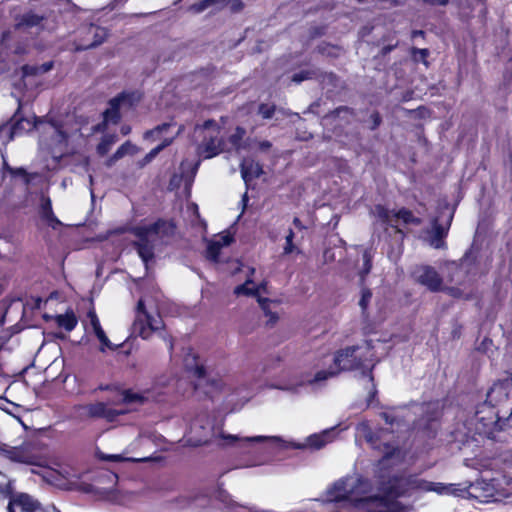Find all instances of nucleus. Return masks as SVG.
I'll return each mask as SVG.
<instances>
[{
	"label": "nucleus",
	"mask_w": 512,
	"mask_h": 512,
	"mask_svg": "<svg viewBox=\"0 0 512 512\" xmlns=\"http://www.w3.org/2000/svg\"><path fill=\"white\" fill-rule=\"evenodd\" d=\"M37 129L40 133L39 148L59 161L66 155L74 153L77 142L81 138L78 129H71L66 124L47 121L33 117L17 120L12 128V134L17 135L21 130Z\"/></svg>",
	"instance_id": "f257e3e1"
},
{
	"label": "nucleus",
	"mask_w": 512,
	"mask_h": 512,
	"mask_svg": "<svg viewBox=\"0 0 512 512\" xmlns=\"http://www.w3.org/2000/svg\"><path fill=\"white\" fill-rule=\"evenodd\" d=\"M374 352L371 343L365 341L361 345L347 347L339 350L334 357V366L338 372L345 370H360L363 381L367 383L369 395L367 398V406L372 403L376 394L373 384L371 369L373 367Z\"/></svg>",
	"instance_id": "f03ea898"
},
{
	"label": "nucleus",
	"mask_w": 512,
	"mask_h": 512,
	"mask_svg": "<svg viewBox=\"0 0 512 512\" xmlns=\"http://www.w3.org/2000/svg\"><path fill=\"white\" fill-rule=\"evenodd\" d=\"M338 432L336 427L325 429L320 433L308 436L303 443L289 442L279 436H253L239 438L237 435L221 434L223 440H227L228 444L237 443L240 448L248 447L253 443L269 442L271 446L283 450L288 448L294 449H314L319 450L327 444L332 443L337 438Z\"/></svg>",
	"instance_id": "7ed1b4c3"
},
{
	"label": "nucleus",
	"mask_w": 512,
	"mask_h": 512,
	"mask_svg": "<svg viewBox=\"0 0 512 512\" xmlns=\"http://www.w3.org/2000/svg\"><path fill=\"white\" fill-rule=\"evenodd\" d=\"M174 230V224L165 220L133 228V233L137 237V251L145 264L153 258L155 246L162 242L165 237L171 236Z\"/></svg>",
	"instance_id": "20e7f679"
},
{
	"label": "nucleus",
	"mask_w": 512,
	"mask_h": 512,
	"mask_svg": "<svg viewBox=\"0 0 512 512\" xmlns=\"http://www.w3.org/2000/svg\"><path fill=\"white\" fill-rule=\"evenodd\" d=\"M338 373L339 372L335 366H331L328 370H319L313 375L310 373H304L298 377L273 385L272 387L296 394L305 386H312L314 388L320 387L326 380L336 376Z\"/></svg>",
	"instance_id": "39448f33"
},
{
	"label": "nucleus",
	"mask_w": 512,
	"mask_h": 512,
	"mask_svg": "<svg viewBox=\"0 0 512 512\" xmlns=\"http://www.w3.org/2000/svg\"><path fill=\"white\" fill-rule=\"evenodd\" d=\"M196 132L203 134L204 140L199 146V154L204 158H212L222 150V139L220 138V126L214 120H207L202 126L196 127Z\"/></svg>",
	"instance_id": "423d86ee"
},
{
	"label": "nucleus",
	"mask_w": 512,
	"mask_h": 512,
	"mask_svg": "<svg viewBox=\"0 0 512 512\" xmlns=\"http://www.w3.org/2000/svg\"><path fill=\"white\" fill-rule=\"evenodd\" d=\"M163 326V322L158 313H152L146 310L144 301L140 299L136 308V317L133 323V332L147 339L152 332L158 331Z\"/></svg>",
	"instance_id": "0eeeda50"
},
{
	"label": "nucleus",
	"mask_w": 512,
	"mask_h": 512,
	"mask_svg": "<svg viewBox=\"0 0 512 512\" xmlns=\"http://www.w3.org/2000/svg\"><path fill=\"white\" fill-rule=\"evenodd\" d=\"M374 214L377 217V220L381 222V224L386 225L394 229L395 233L403 238V232L399 228V223L403 222L404 224H415L419 225L421 220L417 217H414L413 214L406 209H401L397 212L388 210L385 207L378 205L374 209Z\"/></svg>",
	"instance_id": "6e6552de"
},
{
	"label": "nucleus",
	"mask_w": 512,
	"mask_h": 512,
	"mask_svg": "<svg viewBox=\"0 0 512 512\" xmlns=\"http://www.w3.org/2000/svg\"><path fill=\"white\" fill-rule=\"evenodd\" d=\"M0 457L11 462L34 465L38 460V450L31 441H24L19 445H0Z\"/></svg>",
	"instance_id": "1a4fd4ad"
},
{
	"label": "nucleus",
	"mask_w": 512,
	"mask_h": 512,
	"mask_svg": "<svg viewBox=\"0 0 512 512\" xmlns=\"http://www.w3.org/2000/svg\"><path fill=\"white\" fill-rule=\"evenodd\" d=\"M255 273V268L250 267L249 268V275L245 282L241 285H238L234 289V294L237 296H258V303L262 310L264 311L265 315L269 317L270 323H275L278 319V316L275 312H272L270 309V306L273 304V301L262 298L259 296V293L262 289H264L265 285L263 283L256 285L252 279V276Z\"/></svg>",
	"instance_id": "9d476101"
},
{
	"label": "nucleus",
	"mask_w": 512,
	"mask_h": 512,
	"mask_svg": "<svg viewBox=\"0 0 512 512\" xmlns=\"http://www.w3.org/2000/svg\"><path fill=\"white\" fill-rule=\"evenodd\" d=\"M46 480L62 489H72L80 479V473L71 466L59 465L58 469L47 472Z\"/></svg>",
	"instance_id": "9b49d317"
},
{
	"label": "nucleus",
	"mask_w": 512,
	"mask_h": 512,
	"mask_svg": "<svg viewBox=\"0 0 512 512\" xmlns=\"http://www.w3.org/2000/svg\"><path fill=\"white\" fill-rule=\"evenodd\" d=\"M137 93H122L110 100V107L104 112L105 123H117L120 119V110L132 107L139 101Z\"/></svg>",
	"instance_id": "f8f14e48"
},
{
	"label": "nucleus",
	"mask_w": 512,
	"mask_h": 512,
	"mask_svg": "<svg viewBox=\"0 0 512 512\" xmlns=\"http://www.w3.org/2000/svg\"><path fill=\"white\" fill-rule=\"evenodd\" d=\"M412 275L416 282L425 286L432 292L440 291L442 289L443 280L437 271L431 266H418L413 270Z\"/></svg>",
	"instance_id": "ddd939ff"
},
{
	"label": "nucleus",
	"mask_w": 512,
	"mask_h": 512,
	"mask_svg": "<svg viewBox=\"0 0 512 512\" xmlns=\"http://www.w3.org/2000/svg\"><path fill=\"white\" fill-rule=\"evenodd\" d=\"M160 395L161 391L158 390V383H156L153 388L142 392H137L130 389L121 391L118 403L128 405H142L148 401L158 400Z\"/></svg>",
	"instance_id": "4468645a"
},
{
	"label": "nucleus",
	"mask_w": 512,
	"mask_h": 512,
	"mask_svg": "<svg viewBox=\"0 0 512 512\" xmlns=\"http://www.w3.org/2000/svg\"><path fill=\"white\" fill-rule=\"evenodd\" d=\"M233 242V236L229 232H222L215 235L207 243L206 255L213 262H217L222 248L229 246Z\"/></svg>",
	"instance_id": "2eb2a0df"
},
{
	"label": "nucleus",
	"mask_w": 512,
	"mask_h": 512,
	"mask_svg": "<svg viewBox=\"0 0 512 512\" xmlns=\"http://www.w3.org/2000/svg\"><path fill=\"white\" fill-rule=\"evenodd\" d=\"M39 503L27 494H19L10 499L8 512H37Z\"/></svg>",
	"instance_id": "dca6fc26"
},
{
	"label": "nucleus",
	"mask_w": 512,
	"mask_h": 512,
	"mask_svg": "<svg viewBox=\"0 0 512 512\" xmlns=\"http://www.w3.org/2000/svg\"><path fill=\"white\" fill-rule=\"evenodd\" d=\"M86 327L95 334V336L101 343L100 349L102 351H104L106 348H112V343L110 342L106 333L102 329L98 316L96 315V312L94 310H90L87 313Z\"/></svg>",
	"instance_id": "f3484780"
},
{
	"label": "nucleus",
	"mask_w": 512,
	"mask_h": 512,
	"mask_svg": "<svg viewBox=\"0 0 512 512\" xmlns=\"http://www.w3.org/2000/svg\"><path fill=\"white\" fill-rule=\"evenodd\" d=\"M83 414L89 417H98L105 418L109 421L114 420V418L122 414L123 411H115L107 407V405L103 402H96L92 404H88L82 407Z\"/></svg>",
	"instance_id": "a211bd4d"
},
{
	"label": "nucleus",
	"mask_w": 512,
	"mask_h": 512,
	"mask_svg": "<svg viewBox=\"0 0 512 512\" xmlns=\"http://www.w3.org/2000/svg\"><path fill=\"white\" fill-rule=\"evenodd\" d=\"M449 224L445 227L438 223L437 219L432 222L431 230L428 231L429 244L435 249L444 248V238L447 235Z\"/></svg>",
	"instance_id": "6ab92c4d"
},
{
	"label": "nucleus",
	"mask_w": 512,
	"mask_h": 512,
	"mask_svg": "<svg viewBox=\"0 0 512 512\" xmlns=\"http://www.w3.org/2000/svg\"><path fill=\"white\" fill-rule=\"evenodd\" d=\"M262 173V167L253 159L246 158L241 163V175L246 184Z\"/></svg>",
	"instance_id": "aec40b11"
},
{
	"label": "nucleus",
	"mask_w": 512,
	"mask_h": 512,
	"mask_svg": "<svg viewBox=\"0 0 512 512\" xmlns=\"http://www.w3.org/2000/svg\"><path fill=\"white\" fill-rule=\"evenodd\" d=\"M42 21L43 17L32 12H27L23 14L19 19H17L16 27L19 29H28L39 26Z\"/></svg>",
	"instance_id": "412c9836"
},
{
	"label": "nucleus",
	"mask_w": 512,
	"mask_h": 512,
	"mask_svg": "<svg viewBox=\"0 0 512 512\" xmlns=\"http://www.w3.org/2000/svg\"><path fill=\"white\" fill-rule=\"evenodd\" d=\"M228 6V0H203L191 6V10L195 13L203 12L204 10L213 7L216 10Z\"/></svg>",
	"instance_id": "4be33fe9"
},
{
	"label": "nucleus",
	"mask_w": 512,
	"mask_h": 512,
	"mask_svg": "<svg viewBox=\"0 0 512 512\" xmlns=\"http://www.w3.org/2000/svg\"><path fill=\"white\" fill-rule=\"evenodd\" d=\"M184 362H185V367L187 368V370L192 372L195 376H197L199 378L204 376V372H205L204 368L199 363L195 354H193V353L187 354V356L184 359Z\"/></svg>",
	"instance_id": "5701e85b"
},
{
	"label": "nucleus",
	"mask_w": 512,
	"mask_h": 512,
	"mask_svg": "<svg viewBox=\"0 0 512 512\" xmlns=\"http://www.w3.org/2000/svg\"><path fill=\"white\" fill-rule=\"evenodd\" d=\"M507 397L504 385L502 383L495 384L487 393V401L490 404L500 402L502 399Z\"/></svg>",
	"instance_id": "b1692460"
},
{
	"label": "nucleus",
	"mask_w": 512,
	"mask_h": 512,
	"mask_svg": "<svg viewBox=\"0 0 512 512\" xmlns=\"http://www.w3.org/2000/svg\"><path fill=\"white\" fill-rule=\"evenodd\" d=\"M56 321L60 327L64 328L68 332L72 331L77 325V319L73 312L58 315Z\"/></svg>",
	"instance_id": "393cba45"
},
{
	"label": "nucleus",
	"mask_w": 512,
	"mask_h": 512,
	"mask_svg": "<svg viewBox=\"0 0 512 512\" xmlns=\"http://www.w3.org/2000/svg\"><path fill=\"white\" fill-rule=\"evenodd\" d=\"M136 151H137L136 146L133 145L132 143H130L129 141H127L124 144H122L117 149V151L113 154V156L110 158V164L121 159L125 155H128V154L133 155L136 153Z\"/></svg>",
	"instance_id": "a878e982"
},
{
	"label": "nucleus",
	"mask_w": 512,
	"mask_h": 512,
	"mask_svg": "<svg viewBox=\"0 0 512 512\" xmlns=\"http://www.w3.org/2000/svg\"><path fill=\"white\" fill-rule=\"evenodd\" d=\"M182 130V127H179L178 130L174 133L171 137H166L163 139V141L156 146L154 149H152L146 156H145V162H150L156 155L163 150L165 147L170 145L176 135H178Z\"/></svg>",
	"instance_id": "bb28decb"
},
{
	"label": "nucleus",
	"mask_w": 512,
	"mask_h": 512,
	"mask_svg": "<svg viewBox=\"0 0 512 512\" xmlns=\"http://www.w3.org/2000/svg\"><path fill=\"white\" fill-rule=\"evenodd\" d=\"M53 63L47 62L40 66H30L26 65L23 67V73L25 75H36V74H42L50 71L52 69Z\"/></svg>",
	"instance_id": "cd10ccee"
},
{
	"label": "nucleus",
	"mask_w": 512,
	"mask_h": 512,
	"mask_svg": "<svg viewBox=\"0 0 512 512\" xmlns=\"http://www.w3.org/2000/svg\"><path fill=\"white\" fill-rule=\"evenodd\" d=\"M89 33L95 36V40L92 43L85 45L84 48H90L99 45L106 37V30L98 26H90Z\"/></svg>",
	"instance_id": "c85d7f7f"
},
{
	"label": "nucleus",
	"mask_w": 512,
	"mask_h": 512,
	"mask_svg": "<svg viewBox=\"0 0 512 512\" xmlns=\"http://www.w3.org/2000/svg\"><path fill=\"white\" fill-rule=\"evenodd\" d=\"M117 141L114 135H105L101 142L97 146V151L101 155H105L111 148V146Z\"/></svg>",
	"instance_id": "c756f323"
},
{
	"label": "nucleus",
	"mask_w": 512,
	"mask_h": 512,
	"mask_svg": "<svg viewBox=\"0 0 512 512\" xmlns=\"http://www.w3.org/2000/svg\"><path fill=\"white\" fill-rule=\"evenodd\" d=\"M172 127L171 123H164L162 125L157 126L153 130H149L145 133V138H158L160 134H162L164 131H167Z\"/></svg>",
	"instance_id": "7c9ffc66"
},
{
	"label": "nucleus",
	"mask_w": 512,
	"mask_h": 512,
	"mask_svg": "<svg viewBox=\"0 0 512 512\" xmlns=\"http://www.w3.org/2000/svg\"><path fill=\"white\" fill-rule=\"evenodd\" d=\"M275 112V106L272 104H261L258 113L263 119H270Z\"/></svg>",
	"instance_id": "2f4dec72"
},
{
	"label": "nucleus",
	"mask_w": 512,
	"mask_h": 512,
	"mask_svg": "<svg viewBox=\"0 0 512 512\" xmlns=\"http://www.w3.org/2000/svg\"><path fill=\"white\" fill-rule=\"evenodd\" d=\"M245 135V130L243 128L237 127L235 133L230 136V143L233 147L238 149L240 147L241 140Z\"/></svg>",
	"instance_id": "473e14b6"
},
{
	"label": "nucleus",
	"mask_w": 512,
	"mask_h": 512,
	"mask_svg": "<svg viewBox=\"0 0 512 512\" xmlns=\"http://www.w3.org/2000/svg\"><path fill=\"white\" fill-rule=\"evenodd\" d=\"M102 459L108 460V461H115V462H120V461H124V460L125 461L140 462V461H145L146 460V458H142V459H138V458H124L120 454L104 455V456H102Z\"/></svg>",
	"instance_id": "72a5a7b5"
},
{
	"label": "nucleus",
	"mask_w": 512,
	"mask_h": 512,
	"mask_svg": "<svg viewBox=\"0 0 512 512\" xmlns=\"http://www.w3.org/2000/svg\"><path fill=\"white\" fill-rule=\"evenodd\" d=\"M371 298H372L371 291L368 289H363L361 298L359 300V306L361 307L363 313H365Z\"/></svg>",
	"instance_id": "f704fd0d"
},
{
	"label": "nucleus",
	"mask_w": 512,
	"mask_h": 512,
	"mask_svg": "<svg viewBox=\"0 0 512 512\" xmlns=\"http://www.w3.org/2000/svg\"><path fill=\"white\" fill-rule=\"evenodd\" d=\"M294 233L292 230H289V233L286 235L285 246L283 248L284 254H291L295 250V246L293 244Z\"/></svg>",
	"instance_id": "c9c22d12"
},
{
	"label": "nucleus",
	"mask_w": 512,
	"mask_h": 512,
	"mask_svg": "<svg viewBox=\"0 0 512 512\" xmlns=\"http://www.w3.org/2000/svg\"><path fill=\"white\" fill-rule=\"evenodd\" d=\"M41 210L44 217L49 218L52 215V205L49 198L43 197L41 203Z\"/></svg>",
	"instance_id": "e433bc0d"
},
{
	"label": "nucleus",
	"mask_w": 512,
	"mask_h": 512,
	"mask_svg": "<svg viewBox=\"0 0 512 512\" xmlns=\"http://www.w3.org/2000/svg\"><path fill=\"white\" fill-rule=\"evenodd\" d=\"M312 77V73L310 71H301L299 73H295L293 75L292 80L296 83H300L306 79H310Z\"/></svg>",
	"instance_id": "4c0bfd02"
},
{
	"label": "nucleus",
	"mask_w": 512,
	"mask_h": 512,
	"mask_svg": "<svg viewBox=\"0 0 512 512\" xmlns=\"http://www.w3.org/2000/svg\"><path fill=\"white\" fill-rule=\"evenodd\" d=\"M363 260H364V269H363V272H362V277H364V275L368 274L371 270V257H370V254L368 251H365L364 254H363Z\"/></svg>",
	"instance_id": "58836bf2"
},
{
	"label": "nucleus",
	"mask_w": 512,
	"mask_h": 512,
	"mask_svg": "<svg viewBox=\"0 0 512 512\" xmlns=\"http://www.w3.org/2000/svg\"><path fill=\"white\" fill-rule=\"evenodd\" d=\"M231 11L236 12L242 9L243 4L240 0H228V6Z\"/></svg>",
	"instance_id": "ea45409f"
},
{
	"label": "nucleus",
	"mask_w": 512,
	"mask_h": 512,
	"mask_svg": "<svg viewBox=\"0 0 512 512\" xmlns=\"http://www.w3.org/2000/svg\"><path fill=\"white\" fill-rule=\"evenodd\" d=\"M448 292L453 297H457V298L463 297L461 291L458 288H449Z\"/></svg>",
	"instance_id": "a19ab883"
},
{
	"label": "nucleus",
	"mask_w": 512,
	"mask_h": 512,
	"mask_svg": "<svg viewBox=\"0 0 512 512\" xmlns=\"http://www.w3.org/2000/svg\"><path fill=\"white\" fill-rule=\"evenodd\" d=\"M37 512H59L54 506L41 507L39 506Z\"/></svg>",
	"instance_id": "79ce46f5"
},
{
	"label": "nucleus",
	"mask_w": 512,
	"mask_h": 512,
	"mask_svg": "<svg viewBox=\"0 0 512 512\" xmlns=\"http://www.w3.org/2000/svg\"><path fill=\"white\" fill-rule=\"evenodd\" d=\"M425 1L430 4H433V5H441V6H444L449 2V0H425Z\"/></svg>",
	"instance_id": "37998d69"
},
{
	"label": "nucleus",
	"mask_w": 512,
	"mask_h": 512,
	"mask_svg": "<svg viewBox=\"0 0 512 512\" xmlns=\"http://www.w3.org/2000/svg\"><path fill=\"white\" fill-rule=\"evenodd\" d=\"M205 442H206L205 438H198V439L192 441L191 444L195 445V446H198V445H202Z\"/></svg>",
	"instance_id": "c03bdc74"
},
{
	"label": "nucleus",
	"mask_w": 512,
	"mask_h": 512,
	"mask_svg": "<svg viewBox=\"0 0 512 512\" xmlns=\"http://www.w3.org/2000/svg\"><path fill=\"white\" fill-rule=\"evenodd\" d=\"M235 512H246L247 508L244 506L235 505L234 506Z\"/></svg>",
	"instance_id": "a18cd8bd"
},
{
	"label": "nucleus",
	"mask_w": 512,
	"mask_h": 512,
	"mask_svg": "<svg viewBox=\"0 0 512 512\" xmlns=\"http://www.w3.org/2000/svg\"><path fill=\"white\" fill-rule=\"evenodd\" d=\"M417 53L421 55V57H426L428 54V51L426 49H418Z\"/></svg>",
	"instance_id": "49530a36"
},
{
	"label": "nucleus",
	"mask_w": 512,
	"mask_h": 512,
	"mask_svg": "<svg viewBox=\"0 0 512 512\" xmlns=\"http://www.w3.org/2000/svg\"><path fill=\"white\" fill-rule=\"evenodd\" d=\"M121 132H122V134H123V135L128 134V133L130 132V127H128V126H123V127L121 128Z\"/></svg>",
	"instance_id": "de8ad7c7"
},
{
	"label": "nucleus",
	"mask_w": 512,
	"mask_h": 512,
	"mask_svg": "<svg viewBox=\"0 0 512 512\" xmlns=\"http://www.w3.org/2000/svg\"><path fill=\"white\" fill-rule=\"evenodd\" d=\"M293 223L296 227H301V222L298 218H294Z\"/></svg>",
	"instance_id": "09e8293b"
},
{
	"label": "nucleus",
	"mask_w": 512,
	"mask_h": 512,
	"mask_svg": "<svg viewBox=\"0 0 512 512\" xmlns=\"http://www.w3.org/2000/svg\"><path fill=\"white\" fill-rule=\"evenodd\" d=\"M262 147L263 148H269L270 147V143L269 142H263L262 143Z\"/></svg>",
	"instance_id": "8fccbe9b"
},
{
	"label": "nucleus",
	"mask_w": 512,
	"mask_h": 512,
	"mask_svg": "<svg viewBox=\"0 0 512 512\" xmlns=\"http://www.w3.org/2000/svg\"><path fill=\"white\" fill-rule=\"evenodd\" d=\"M242 202H243V205L245 206V205H246V202H247V196H246V194H244V195H243Z\"/></svg>",
	"instance_id": "3c124183"
},
{
	"label": "nucleus",
	"mask_w": 512,
	"mask_h": 512,
	"mask_svg": "<svg viewBox=\"0 0 512 512\" xmlns=\"http://www.w3.org/2000/svg\"><path fill=\"white\" fill-rule=\"evenodd\" d=\"M383 416H384V419H385V421H386L387 423H391V421H390V419H389V417H388V415H387V414H383Z\"/></svg>",
	"instance_id": "603ef678"
},
{
	"label": "nucleus",
	"mask_w": 512,
	"mask_h": 512,
	"mask_svg": "<svg viewBox=\"0 0 512 512\" xmlns=\"http://www.w3.org/2000/svg\"><path fill=\"white\" fill-rule=\"evenodd\" d=\"M99 389L100 390H105V389H109V387L108 386H99Z\"/></svg>",
	"instance_id": "864d4df0"
},
{
	"label": "nucleus",
	"mask_w": 512,
	"mask_h": 512,
	"mask_svg": "<svg viewBox=\"0 0 512 512\" xmlns=\"http://www.w3.org/2000/svg\"><path fill=\"white\" fill-rule=\"evenodd\" d=\"M508 380H509L510 384L512 385V373H511V376H510V378Z\"/></svg>",
	"instance_id": "5fc2aeb1"
}]
</instances>
